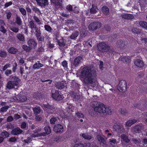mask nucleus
<instances>
[{
  "label": "nucleus",
  "mask_w": 147,
  "mask_h": 147,
  "mask_svg": "<svg viewBox=\"0 0 147 147\" xmlns=\"http://www.w3.org/2000/svg\"><path fill=\"white\" fill-rule=\"evenodd\" d=\"M96 70L89 66L84 67L80 73L81 80L84 83L88 85H92L96 81Z\"/></svg>",
  "instance_id": "nucleus-1"
},
{
  "label": "nucleus",
  "mask_w": 147,
  "mask_h": 147,
  "mask_svg": "<svg viewBox=\"0 0 147 147\" xmlns=\"http://www.w3.org/2000/svg\"><path fill=\"white\" fill-rule=\"evenodd\" d=\"M91 106L94 111L100 113H105V107L103 104L97 101H93L91 103Z\"/></svg>",
  "instance_id": "nucleus-2"
},
{
  "label": "nucleus",
  "mask_w": 147,
  "mask_h": 147,
  "mask_svg": "<svg viewBox=\"0 0 147 147\" xmlns=\"http://www.w3.org/2000/svg\"><path fill=\"white\" fill-rule=\"evenodd\" d=\"M97 47L99 51L108 52V53L109 55L111 54L112 55V53L114 52L113 50L111 49L107 44L104 42L99 43Z\"/></svg>",
  "instance_id": "nucleus-3"
},
{
  "label": "nucleus",
  "mask_w": 147,
  "mask_h": 147,
  "mask_svg": "<svg viewBox=\"0 0 147 147\" xmlns=\"http://www.w3.org/2000/svg\"><path fill=\"white\" fill-rule=\"evenodd\" d=\"M19 81L20 79L18 78L15 76L13 77L11 80L8 82L7 88L9 89L13 88L15 86L18 85Z\"/></svg>",
  "instance_id": "nucleus-4"
},
{
  "label": "nucleus",
  "mask_w": 147,
  "mask_h": 147,
  "mask_svg": "<svg viewBox=\"0 0 147 147\" xmlns=\"http://www.w3.org/2000/svg\"><path fill=\"white\" fill-rule=\"evenodd\" d=\"M41 106L45 110H48L50 111V113H53L56 112L57 108L54 105H50L48 103L47 104H42Z\"/></svg>",
  "instance_id": "nucleus-5"
},
{
  "label": "nucleus",
  "mask_w": 147,
  "mask_h": 147,
  "mask_svg": "<svg viewBox=\"0 0 147 147\" xmlns=\"http://www.w3.org/2000/svg\"><path fill=\"white\" fill-rule=\"evenodd\" d=\"M127 83L124 80H121L117 87V89L121 92H125L126 90Z\"/></svg>",
  "instance_id": "nucleus-6"
},
{
  "label": "nucleus",
  "mask_w": 147,
  "mask_h": 147,
  "mask_svg": "<svg viewBox=\"0 0 147 147\" xmlns=\"http://www.w3.org/2000/svg\"><path fill=\"white\" fill-rule=\"evenodd\" d=\"M101 26V24L99 22H94L89 25L88 28L90 30H94L99 28Z\"/></svg>",
  "instance_id": "nucleus-7"
},
{
  "label": "nucleus",
  "mask_w": 147,
  "mask_h": 147,
  "mask_svg": "<svg viewBox=\"0 0 147 147\" xmlns=\"http://www.w3.org/2000/svg\"><path fill=\"white\" fill-rule=\"evenodd\" d=\"M10 67V64L9 63H7L5 64L2 68V70L3 71H5L4 72L6 76H9V75L11 74L12 71L11 70L7 69V68Z\"/></svg>",
  "instance_id": "nucleus-8"
},
{
  "label": "nucleus",
  "mask_w": 147,
  "mask_h": 147,
  "mask_svg": "<svg viewBox=\"0 0 147 147\" xmlns=\"http://www.w3.org/2000/svg\"><path fill=\"white\" fill-rule=\"evenodd\" d=\"M52 96L54 100L57 101L62 100L64 98L63 95L60 94L57 91H55L54 93H52Z\"/></svg>",
  "instance_id": "nucleus-9"
},
{
  "label": "nucleus",
  "mask_w": 147,
  "mask_h": 147,
  "mask_svg": "<svg viewBox=\"0 0 147 147\" xmlns=\"http://www.w3.org/2000/svg\"><path fill=\"white\" fill-rule=\"evenodd\" d=\"M113 129L118 133H122L125 131V129L122 125L115 124L113 126Z\"/></svg>",
  "instance_id": "nucleus-10"
},
{
  "label": "nucleus",
  "mask_w": 147,
  "mask_h": 147,
  "mask_svg": "<svg viewBox=\"0 0 147 147\" xmlns=\"http://www.w3.org/2000/svg\"><path fill=\"white\" fill-rule=\"evenodd\" d=\"M144 125H136L132 128V131L135 133H140L144 129Z\"/></svg>",
  "instance_id": "nucleus-11"
},
{
  "label": "nucleus",
  "mask_w": 147,
  "mask_h": 147,
  "mask_svg": "<svg viewBox=\"0 0 147 147\" xmlns=\"http://www.w3.org/2000/svg\"><path fill=\"white\" fill-rule=\"evenodd\" d=\"M28 26L31 29V32L32 33L34 32V30L38 28L35 22L32 20L29 21Z\"/></svg>",
  "instance_id": "nucleus-12"
},
{
  "label": "nucleus",
  "mask_w": 147,
  "mask_h": 147,
  "mask_svg": "<svg viewBox=\"0 0 147 147\" xmlns=\"http://www.w3.org/2000/svg\"><path fill=\"white\" fill-rule=\"evenodd\" d=\"M82 60V58L78 56L76 57L74 59L73 63V67H77L81 64Z\"/></svg>",
  "instance_id": "nucleus-13"
},
{
  "label": "nucleus",
  "mask_w": 147,
  "mask_h": 147,
  "mask_svg": "<svg viewBox=\"0 0 147 147\" xmlns=\"http://www.w3.org/2000/svg\"><path fill=\"white\" fill-rule=\"evenodd\" d=\"M63 127L60 124L55 125L53 128V131L56 133H62L63 131Z\"/></svg>",
  "instance_id": "nucleus-14"
},
{
  "label": "nucleus",
  "mask_w": 147,
  "mask_h": 147,
  "mask_svg": "<svg viewBox=\"0 0 147 147\" xmlns=\"http://www.w3.org/2000/svg\"><path fill=\"white\" fill-rule=\"evenodd\" d=\"M13 99L16 101L24 102L26 100L27 98L25 96L18 95L13 98Z\"/></svg>",
  "instance_id": "nucleus-15"
},
{
  "label": "nucleus",
  "mask_w": 147,
  "mask_h": 147,
  "mask_svg": "<svg viewBox=\"0 0 147 147\" xmlns=\"http://www.w3.org/2000/svg\"><path fill=\"white\" fill-rule=\"evenodd\" d=\"M28 45L32 49L35 48L37 45L36 41L34 39H30L28 41Z\"/></svg>",
  "instance_id": "nucleus-16"
},
{
  "label": "nucleus",
  "mask_w": 147,
  "mask_h": 147,
  "mask_svg": "<svg viewBox=\"0 0 147 147\" xmlns=\"http://www.w3.org/2000/svg\"><path fill=\"white\" fill-rule=\"evenodd\" d=\"M37 3L41 7H45L48 4V0H36Z\"/></svg>",
  "instance_id": "nucleus-17"
},
{
  "label": "nucleus",
  "mask_w": 147,
  "mask_h": 147,
  "mask_svg": "<svg viewBox=\"0 0 147 147\" xmlns=\"http://www.w3.org/2000/svg\"><path fill=\"white\" fill-rule=\"evenodd\" d=\"M22 131L19 128L17 127L12 129L11 134L14 135H18L22 133Z\"/></svg>",
  "instance_id": "nucleus-18"
},
{
  "label": "nucleus",
  "mask_w": 147,
  "mask_h": 147,
  "mask_svg": "<svg viewBox=\"0 0 147 147\" xmlns=\"http://www.w3.org/2000/svg\"><path fill=\"white\" fill-rule=\"evenodd\" d=\"M123 18L127 20H131L134 18V16L132 14L128 13H123L121 15Z\"/></svg>",
  "instance_id": "nucleus-19"
},
{
  "label": "nucleus",
  "mask_w": 147,
  "mask_h": 147,
  "mask_svg": "<svg viewBox=\"0 0 147 147\" xmlns=\"http://www.w3.org/2000/svg\"><path fill=\"white\" fill-rule=\"evenodd\" d=\"M16 37L20 41L24 42L25 41L24 35L22 33H19L16 35Z\"/></svg>",
  "instance_id": "nucleus-20"
},
{
  "label": "nucleus",
  "mask_w": 147,
  "mask_h": 147,
  "mask_svg": "<svg viewBox=\"0 0 147 147\" xmlns=\"http://www.w3.org/2000/svg\"><path fill=\"white\" fill-rule=\"evenodd\" d=\"M134 63L135 65L139 67H142L144 65L143 61L139 59L135 60Z\"/></svg>",
  "instance_id": "nucleus-21"
},
{
  "label": "nucleus",
  "mask_w": 147,
  "mask_h": 147,
  "mask_svg": "<svg viewBox=\"0 0 147 147\" xmlns=\"http://www.w3.org/2000/svg\"><path fill=\"white\" fill-rule=\"evenodd\" d=\"M96 138L100 143L102 144L103 145L105 146L106 145V142L104 139L100 135H97L96 136Z\"/></svg>",
  "instance_id": "nucleus-22"
},
{
  "label": "nucleus",
  "mask_w": 147,
  "mask_h": 147,
  "mask_svg": "<svg viewBox=\"0 0 147 147\" xmlns=\"http://www.w3.org/2000/svg\"><path fill=\"white\" fill-rule=\"evenodd\" d=\"M44 129L45 131V133H42L41 134L40 136H45L46 134H50L51 130L50 127L49 126H47L45 127Z\"/></svg>",
  "instance_id": "nucleus-23"
},
{
  "label": "nucleus",
  "mask_w": 147,
  "mask_h": 147,
  "mask_svg": "<svg viewBox=\"0 0 147 147\" xmlns=\"http://www.w3.org/2000/svg\"><path fill=\"white\" fill-rule=\"evenodd\" d=\"M117 45L118 47L123 49L125 47V44L124 41L122 40H119L117 41Z\"/></svg>",
  "instance_id": "nucleus-24"
},
{
  "label": "nucleus",
  "mask_w": 147,
  "mask_h": 147,
  "mask_svg": "<svg viewBox=\"0 0 147 147\" xmlns=\"http://www.w3.org/2000/svg\"><path fill=\"white\" fill-rule=\"evenodd\" d=\"M98 9L96 6L93 5H92V7L90 10V12L91 13L95 14L98 12Z\"/></svg>",
  "instance_id": "nucleus-25"
},
{
  "label": "nucleus",
  "mask_w": 147,
  "mask_h": 147,
  "mask_svg": "<svg viewBox=\"0 0 147 147\" xmlns=\"http://www.w3.org/2000/svg\"><path fill=\"white\" fill-rule=\"evenodd\" d=\"M57 40V42L59 46L60 47H64L65 45V42L64 39L63 38L59 40H57Z\"/></svg>",
  "instance_id": "nucleus-26"
},
{
  "label": "nucleus",
  "mask_w": 147,
  "mask_h": 147,
  "mask_svg": "<svg viewBox=\"0 0 147 147\" xmlns=\"http://www.w3.org/2000/svg\"><path fill=\"white\" fill-rule=\"evenodd\" d=\"M43 65L40 63V61H38L37 62H36L33 65L32 68L34 69H39L40 67H42Z\"/></svg>",
  "instance_id": "nucleus-27"
},
{
  "label": "nucleus",
  "mask_w": 147,
  "mask_h": 147,
  "mask_svg": "<svg viewBox=\"0 0 147 147\" xmlns=\"http://www.w3.org/2000/svg\"><path fill=\"white\" fill-rule=\"evenodd\" d=\"M120 137L123 141L126 143H128L130 141V140L129 139L127 136L125 134H122L121 135Z\"/></svg>",
  "instance_id": "nucleus-28"
},
{
  "label": "nucleus",
  "mask_w": 147,
  "mask_h": 147,
  "mask_svg": "<svg viewBox=\"0 0 147 147\" xmlns=\"http://www.w3.org/2000/svg\"><path fill=\"white\" fill-rule=\"evenodd\" d=\"M32 109L34 113L36 115H37L39 114L41 111V109L40 107L38 106H36L33 108Z\"/></svg>",
  "instance_id": "nucleus-29"
},
{
  "label": "nucleus",
  "mask_w": 147,
  "mask_h": 147,
  "mask_svg": "<svg viewBox=\"0 0 147 147\" xmlns=\"http://www.w3.org/2000/svg\"><path fill=\"white\" fill-rule=\"evenodd\" d=\"M129 30L134 34H138L141 33L140 30L137 29L136 28L131 27Z\"/></svg>",
  "instance_id": "nucleus-30"
},
{
  "label": "nucleus",
  "mask_w": 147,
  "mask_h": 147,
  "mask_svg": "<svg viewBox=\"0 0 147 147\" xmlns=\"http://www.w3.org/2000/svg\"><path fill=\"white\" fill-rule=\"evenodd\" d=\"M137 121V120L134 119L129 120L126 122L125 124L126 126H130L132 125L136 122Z\"/></svg>",
  "instance_id": "nucleus-31"
},
{
  "label": "nucleus",
  "mask_w": 147,
  "mask_h": 147,
  "mask_svg": "<svg viewBox=\"0 0 147 147\" xmlns=\"http://www.w3.org/2000/svg\"><path fill=\"white\" fill-rule=\"evenodd\" d=\"M102 11L105 15H109V8L106 6H104L102 8Z\"/></svg>",
  "instance_id": "nucleus-32"
},
{
  "label": "nucleus",
  "mask_w": 147,
  "mask_h": 147,
  "mask_svg": "<svg viewBox=\"0 0 147 147\" xmlns=\"http://www.w3.org/2000/svg\"><path fill=\"white\" fill-rule=\"evenodd\" d=\"M9 133L7 131L4 130L3 131L1 132L0 135L2 137L4 138H6L9 137Z\"/></svg>",
  "instance_id": "nucleus-33"
},
{
  "label": "nucleus",
  "mask_w": 147,
  "mask_h": 147,
  "mask_svg": "<svg viewBox=\"0 0 147 147\" xmlns=\"http://www.w3.org/2000/svg\"><path fill=\"white\" fill-rule=\"evenodd\" d=\"M82 136L85 139L88 140H90L93 138L92 136L88 135V134H82Z\"/></svg>",
  "instance_id": "nucleus-34"
},
{
  "label": "nucleus",
  "mask_w": 147,
  "mask_h": 147,
  "mask_svg": "<svg viewBox=\"0 0 147 147\" xmlns=\"http://www.w3.org/2000/svg\"><path fill=\"white\" fill-rule=\"evenodd\" d=\"M18 51V50L13 47H11L9 48L8 50V52L12 54H15L17 53Z\"/></svg>",
  "instance_id": "nucleus-35"
},
{
  "label": "nucleus",
  "mask_w": 147,
  "mask_h": 147,
  "mask_svg": "<svg viewBox=\"0 0 147 147\" xmlns=\"http://www.w3.org/2000/svg\"><path fill=\"white\" fill-rule=\"evenodd\" d=\"M56 86L57 88L62 89L64 88L65 85L63 82H58L56 84Z\"/></svg>",
  "instance_id": "nucleus-36"
},
{
  "label": "nucleus",
  "mask_w": 147,
  "mask_h": 147,
  "mask_svg": "<svg viewBox=\"0 0 147 147\" xmlns=\"http://www.w3.org/2000/svg\"><path fill=\"white\" fill-rule=\"evenodd\" d=\"M78 35L79 32L78 31H74L70 36V38L72 39L75 40Z\"/></svg>",
  "instance_id": "nucleus-37"
},
{
  "label": "nucleus",
  "mask_w": 147,
  "mask_h": 147,
  "mask_svg": "<svg viewBox=\"0 0 147 147\" xmlns=\"http://www.w3.org/2000/svg\"><path fill=\"white\" fill-rule=\"evenodd\" d=\"M9 28L11 30L16 33H18L19 30V28L16 26H9Z\"/></svg>",
  "instance_id": "nucleus-38"
},
{
  "label": "nucleus",
  "mask_w": 147,
  "mask_h": 147,
  "mask_svg": "<svg viewBox=\"0 0 147 147\" xmlns=\"http://www.w3.org/2000/svg\"><path fill=\"white\" fill-rule=\"evenodd\" d=\"M140 26L143 28L147 29V23L144 21H140L139 22Z\"/></svg>",
  "instance_id": "nucleus-39"
},
{
  "label": "nucleus",
  "mask_w": 147,
  "mask_h": 147,
  "mask_svg": "<svg viewBox=\"0 0 147 147\" xmlns=\"http://www.w3.org/2000/svg\"><path fill=\"white\" fill-rule=\"evenodd\" d=\"M132 142L136 144H139L141 142V139L140 138H133L132 140Z\"/></svg>",
  "instance_id": "nucleus-40"
},
{
  "label": "nucleus",
  "mask_w": 147,
  "mask_h": 147,
  "mask_svg": "<svg viewBox=\"0 0 147 147\" xmlns=\"http://www.w3.org/2000/svg\"><path fill=\"white\" fill-rule=\"evenodd\" d=\"M22 48L26 52H29L32 49L30 46H28L26 45H23Z\"/></svg>",
  "instance_id": "nucleus-41"
},
{
  "label": "nucleus",
  "mask_w": 147,
  "mask_h": 147,
  "mask_svg": "<svg viewBox=\"0 0 147 147\" xmlns=\"http://www.w3.org/2000/svg\"><path fill=\"white\" fill-rule=\"evenodd\" d=\"M16 23L18 25L20 26L22 24V22L20 17L18 16H17L16 18Z\"/></svg>",
  "instance_id": "nucleus-42"
},
{
  "label": "nucleus",
  "mask_w": 147,
  "mask_h": 147,
  "mask_svg": "<svg viewBox=\"0 0 147 147\" xmlns=\"http://www.w3.org/2000/svg\"><path fill=\"white\" fill-rule=\"evenodd\" d=\"M51 1L55 5V6H57L60 5L61 4L60 2H62L61 0H51Z\"/></svg>",
  "instance_id": "nucleus-43"
},
{
  "label": "nucleus",
  "mask_w": 147,
  "mask_h": 147,
  "mask_svg": "<svg viewBox=\"0 0 147 147\" xmlns=\"http://www.w3.org/2000/svg\"><path fill=\"white\" fill-rule=\"evenodd\" d=\"M35 30V35L36 36V38H38V37H40V36H41V31L38 28L36 29Z\"/></svg>",
  "instance_id": "nucleus-44"
},
{
  "label": "nucleus",
  "mask_w": 147,
  "mask_h": 147,
  "mask_svg": "<svg viewBox=\"0 0 147 147\" xmlns=\"http://www.w3.org/2000/svg\"><path fill=\"white\" fill-rule=\"evenodd\" d=\"M41 130L40 128H38V129L35 130L34 131V134H33L32 135V137H35L38 136V132Z\"/></svg>",
  "instance_id": "nucleus-45"
},
{
  "label": "nucleus",
  "mask_w": 147,
  "mask_h": 147,
  "mask_svg": "<svg viewBox=\"0 0 147 147\" xmlns=\"http://www.w3.org/2000/svg\"><path fill=\"white\" fill-rule=\"evenodd\" d=\"M19 9L23 16H24L26 15V11L25 9L22 7H19Z\"/></svg>",
  "instance_id": "nucleus-46"
},
{
  "label": "nucleus",
  "mask_w": 147,
  "mask_h": 147,
  "mask_svg": "<svg viewBox=\"0 0 147 147\" xmlns=\"http://www.w3.org/2000/svg\"><path fill=\"white\" fill-rule=\"evenodd\" d=\"M109 142L110 143V144L112 145H114L115 144H117V140L114 138L110 139L109 140Z\"/></svg>",
  "instance_id": "nucleus-47"
},
{
  "label": "nucleus",
  "mask_w": 147,
  "mask_h": 147,
  "mask_svg": "<svg viewBox=\"0 0 147 147\" xmlns=\"http://www.w3.org/2000/svg\"><path fill=\"white\" fill-rule=\"evenodd\" d=\"M32 10L34 11L35 13H37L38 14H40V10L36 7H33Z\"/></svg>",
  "instance_id": "nucleus-48"
},
{
  "label": "nucleus",
  "mask_w": 147,
  "mask_h": 147,
  "mask_svg": "<svg viewBox=\"0 0 147 147\" xmlns=\"http://www.w3.org/2000/svg\"><path fill=\"white\" fill-rule=\"evenodd\" d=\"M112 111L113 109L110 107H105V113H106L107 114H109L112 112Z\"/></svg>",
  "instance_id": "nucleus-49"
},
{
  "label": "nucleus",
  "mask_w": 147,
  "mask_h": 147,
  "mask_svg": "<svg viewBox=\"0 0 147 147\" xmlns=\"http://www.w3.org/2000/svg\"><path fill=\"white\" fill-rule=\"evenodd\" d=\"M44 28L45 30L49 32H51L52 30V28L47 25H45L44 26Z\"/></svg>",
  "instance_id": "nucleus-50"
},
{
  "label": "nucleus",
  "mask_w": 147,
  "mask_h": 147,
  "mask_svg": "<svg viewBox=\"0 0 147 147\" xmlns=\"http://www.w3.org/2000/svg\"><path fill=\"white\" fill-rule=\"evenodd\" d=\"M9 106H6L3 107L0 109V111L1 112H5L7 111L9 109Z\"/></svg>",
  "instance_id": "nucleus-51"
},
{
  "label": "nucleus",
  "mask_w": 147,
  "mask_h": 147,
  "mask_svg": "<svg viewBox=\"0 0 147 147\" xmlns=\"http://www.w3.org/2000/svg\"><path fill=\"white\" fill-rule=\"evenodd\" d=\"M7 55L6 52L2 51H0V57H5Z\"/></svg>",
  "instance_id": "nucleus-52"
},
{
  "label": "nucleus",
  "mask_w": 147,
  "mask_h": 147,
  "mask_svg": "<svg viewBox=\"0 0 147 147\" xmlns=\"http://www.w3.org/2000/svg\"><path fill=\"white\" fill-rule=\"evenodd\" d=\"M57 121V119L55 117H52L50 120V123L51 124H54L55 123V122Z\"/></svg>",
  "instance_id": "nucleus-53"
},
{
  "label": "nucleus",
  "mask_w": 147,
  "mask_h": 147,
  "mask_svg": "<svg viewBox=\"0 0 147 147\" xmlns=\"http://www.w3.org/2000/svg\"><path fill=\"white\" fill-rule=\"evenodd\" d=\"M6 15L7 19V20H9L12 16L11 13L10 11H8L6 12Z\"/></svg>",
  "instance_id": "nucleus-54"
},
{
  "label": "nucleus",
  "mask_w": 147,
  "mask_h": 147,
  "mask_svg": "<svg viewBox=\"0 0 147 147\" xmlns=\"http://www.w3.org/2000/svg\"><path fill=\"white\" fill-rule=\"evenodd\" d=\"M0 31L3 33H5L7 30L4 27V26H0Z\"/></svg>",
  "instance_id": "nucleus-55"
},
{
  "label": "nucleus",
  "mask_w": 147,
  "mask_h": 147,
  "mask_svg": "<svg viewBox=\"0 0 147 147\" xmlns=\"http://www.w3.org/2000/svg\"><path fill=\"white\" fill-rule=\"evenodd\" d=\"M77 116L79 118H83L84 117V115L81 113L78 112L76 113Z\"/></svg>",
  "instance_id": "nucleus-56"
},
{
  "label": "nucleus",
  "mask_w": 147,
  "mask_h": 147,
  "mask_svg": "<svg viewBox=\"0 0 147 147\" xmlns=\"http://www.w3.org/2000/svg\"><path fill=\"white\" fill-rule=\"evenodd\" d=\"M44 51V49L43 47L40 46H39V47L38 49L37 50V51L38 52H42Z\"/></svg>",
  "instance_id": "nucleus-57"
},
{
  "label": "nucleus",
  "mask_w": 147,
  "mask_h": 147,
  "mask_svg": "<svg viewBox=\"0 0 147 147\" xmlns=\"http://www.w3.org/2000/svg\"><path fill=\"white\" fill-rule=\"evenodd\" d=\"M20 72L21 74L22 75H23V74H25L26 75L27 73V72L26 73L25 71H24V68H23L22 67H20Z\"/></svg>",
  "instance_id": "nucleus-58"
},
{
  "label": "nucleus",
  "mask_w": 147,
  "mask_h": 147,
  "mask_svg": "<svg viewBox=\"0 0 147 147\" xmlns=\"http://www.w3.org/2000/svg\"><path fill=\"white\" fill-rule=\"evenodd\" d=\"M91 145L89 142H86L84 144H82V147H91Z\"/></svg>",
  "instance_id": "nucleus-59"
},
{
  "label": "nucleus",
  "mask_w": 147,
  "mask_h": 147,
  "mask_svg": "<svg viewBox=\"0 0 147 147\" xmlns=\"http://www.w3.org/2000/svg\"><path fill=\"white\" fill-rule=\"evenodd\" d=\"M120 112L121 114L124 115H125L127 113V112L125 110L121 109L120 110Z\"/></svg>",
  "instance_id": "nucleus-60"
},
{
  "label": "nucleus",
  "mask_w": 147,
  "mask_h": 147,
  "mask_svg": "<svg viewBox=\"0 0 147 147\" xmlns=\"http://www.w3.org/2000/svg\"><path fill=\"white\" fill-rule=\"evenodd\" d=\"M13 4V3L12 1H10L6 3L5 4H4V8H7L9 6H10L11 5Z\"/></svg>",
  "instance_id": "nucleus-61"
},
{
  "label": "nucleus",
  "mask_w": 147,
  "mask_h": 147,
  "mask_svg": "<svg viewBox=\"0 0 147 147\" xmlns=\"http://www.w3.org/2000/svg\"><path fill=\"white\" fill-rule=\"evenodd\" d=\"M17 140L15 137H11L9 139V141L10 142H14Z\"/></svg>",
  "instance_id": "nucleus-62"
},
{
  "label": "nucleus",
  "mask_w": 147,
  "mask_h": 147,
  "mask_svg": "<svg viewBox=\"0 0 147 147\" xmlns=\"http://www.w3.org/2000/svg\"><path fill=\"white\" fill-rule=\"evenodd\" d=\"M66 9L69 11H72L73 10L72 6L71 5H69L67 6Z\"/></svg>",
  "instance_id": "nucleus-63"
},
{
  "label": "nucleus",
  "mask_w": 147,
  "mask_h": 147,
  "mask_svg": "<svg viewBox=\"0 0 147 147\" xmlns=\"http://www.w3.org/2000/svg\"><path fill=\"white\" fill-rule=\"evenodd\" d=\"M38 40L41 42H44V36H40V37H38L37 38Z\"/></svg>",
  "instance_id": "nucleus-64"
}]
</instances>
